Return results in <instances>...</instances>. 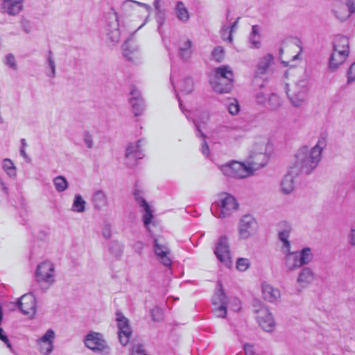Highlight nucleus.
<instances>
[{
	"label": "nucleus",
	"mask_w": 355,
	"mask_h": 355,
	"mask_svg": "<svg viewBox=\"0 0 355 355\" xmlns=\"http://www.w3.org/2000/svg\"><path fill=\"white\" fill-rule=\"evenodd\" d=\"M340 58L338 56H336L333 60H331V56L329 58V67L331 70L334 71L337 69L338 67L345 62V60L340 62Z\"/></svg>",
	"instance_id": "51"
},
{
	"label": "nucleus",
	"mask_w": 355,
	"mask_h": 355,
	"mask_svg": "<svg viewBox=\"0 0 355 355\" xmlns=\"http://www.w3.org/2000/svg\"><path fill=\"white\" fill-rule=\"evenodd\" d=\"M260 91L257 92L255 94V99L257 104H264L266 101H268L270 90L268 89L266 85L265 84L264 88H260Z\"/></svg>",
	"instance_id": "34"
},
{
	"label": "nucleus",
	"mask_w": 355,
	"mask_h": 355,
	"mask_svg": "<svg viewBox=\"0 0 355 355\" xmlns=\"http://www.w3.org/2000/svg\"><path fill=\"white\" fill-rule=\"evenodd\" d=\"M290 234V230H284L280 231L278 234V238L281 241L288 240Z\"/></svg>",
	"instance_id": "59"
},
{
	"label": "nucleus",
	"mask_w": 355,
	"mask_h": 355,
	"mask_svg": "<svg viewBox=\"0 0 355 355\" xmlns=\"http://www.w3.org/2000/svg\"><path fill=\"white\" fill-rule=\"evenodd\" d=\"M19 152H20V155L25 159V160L27 162H31V157L26 154V150H25V149L24 148H21Z\"/></svg>",
	"instance_id": "64"
},
{
	"label": "nucleus",
	"mask_w": 355,
	"mask_h": 355,
	"mask_svg": "<svg viewBox=\"0 0 355 355\" xmlns=\"http://www.w3.org/2000/svg\"><path fill=\"white\" fill-rule=\"evenodd\" d=\"M250 261L246 258H239L236 261V268L240 271H245L250 267Z\"/></svg>",
	"instance_id": "47"
},
{
	"label": "nucleus",
	"mask_w": 355,
	"mask_h": 355,
	"mask_svg": "<svg viewBox=\"0 0 355 355\" xmlns=\"http://www.w3.org/2000/svg\"><path fill=\"white\" fill-rule=\"evenodd\" d=\"M257 37L250 36L249 40L251 43V47L254 49H259L260 46V41L259 40L256 39Z\"/></svg>",
	"instance_id": "61"
},
{
	"label": "nucleus",
	"mask_w": 355,
	"mask_h": 355,
	"mask_svg": "<svg viewBox=\"0 0 355 355\" xmlns=\"http://www.w3.org/2000/svg\"><path fill=\"white\" fill-rule=\"evenodd\" d=\"M131 355H148L144 349L143 345H133L131 350Z\"/></svg>",
	"instance_id": "49"
},
{
	"label": "nucleus",
	"mask_w": 355,
	"mask_h": 355,
	"mask_svg": "<svg viewBox=\"0 0 355 355\" xmlns=\"http://www.w3.org/2000/svg\"><path fill=\"white\" fill-rule=\"evenodd\" d=\"M227 304H223V305L216 306L213 309V312L216 317L225 318L227 315Z\"/></svg>",
	"instance_id": "45"
},
{
	"label": "nucleus",
	"mask_w": 355,
	"mask_h": 355,
	"mask_svg": "<svg viewBox=\"0 0 355 355\" xmlns=\"http://www.w3.org/2000/svg\"><path fill=\"white\" fill-rule=\"evenodd\" d=\"M123 54L128 60H132L135 53L138 51V47L132 44L131 37L126 40L122 46Z\"/></svg>",
	"instance_id": "27"
},
{
	"label": "nucleus",
	"mask_w": 355,
	"mask_h": 355,
	"mask_svg": "<svg viewBox=\"0 0 355 355\" xmlns=\"http://www.w3.org/2000/svg\"><path fill=\"white\" fill-rule=\"evenodd\" d=\"M46 64H48L50 71L46 73V76L50 78H54L56 75L55 72V62L53 57V52L51 50H49L48 55L46 56Z\"/></svg>",
	"instance_id": "36"
},
{
	"label": "nucleus",
	"mask_w": 355,
	"mask_h": 355,
	"mask_svg": "<svg viewBox=\"0 0 355 355\" xmlns=\"http://www.w3.org/2000/svg\"><path fill=\"white\" fill-rule=\"evenodd\" d=\"M214 205L216 207L215 211L213 207H211V211L214 216L220 218H225L230 216L233 211L237 210L239 204L235 198L230 194H225L219 202H215Z\"/></svg>",
	"instance_id": "6"
},
{
	"label": "nucleus",
	"mask_w": 355,
	"mask_h": 355,
	"mask_svg": "<svg viewBox=\"0 0 355 355\" xmlns=\"http://www.w3.org/2000/svg\"><path fill=\"white\" fill-rule=\"evenodd\" d=\"M220 169L225 176L232 178L243 179L252 175V168L236 161L222 165Z\"/></svg>",
	"instance_id": "8"
},
{
	"label": "nucleus",
	"mask_w": 355,
	"mask_h": 355,
	"mask_svg": "<svg viewBox=\"0 0 355 355\" xmlns=\"http://www.w3.org/2000/svg\"><path fill=\"white\" fill-rule=\"evenodd\" d=\"M308 80L306 79L299 80L295 85L293 91L291 94V91H287V96L292 105L298 107L304 101L307 89Z\"/></svg>",
	"instance_id": "11"
},
{
	"label": "nucleus",
	"mask_w": 355,
	"mask_h": 355,
	"mask_svg": "<svg viewBox=\"0 0 355 355\" xmlns=\"http://www.w3.org/2000/svg\"><path fill=\"white\" fill-rule=\"evenodd\" d=\"M263 297L268 302H273L280 297V291L270 285H266L262 287Z\"/></svg>",
	"instance_id": "26"
},
{
	"label": "nucleus",
	"mask_w": 355,
	"mask_h": 355,
	"mask_svg": "<svg viewBox=\"0 0 355 355\" xmlns=\"http://www.w3.org/2000/svg\"><path fill=\"white\" fill-rule=\"evenodd\" d=\"M20 24L21 28L26 33H29L31 31V21L23 16L21 18Z\"/></svg>",
	"instance_id": "52"
},
{
	"label": "nucleus",
	"mask_w": 355,
	"mask_h": 355,
	"mask_svg": "<svg viewBox=\"0 0 355 355\" xmlns=\"http://www.w3.org/2000/svg\"><path fill=\"white\" fill-rule=\"evenodd\" d=\"M268 148H270V144L264 137H259L253 142V149L250 153L247 166L252 168V172L266 165Z\"/></svg>",
	"instance_id": "4"
},
{
	"label": "nucleus",
	"mask_w": 355,
	"mask_h": 355,
	"mask_svg": "<svg viewBox=\"0 0 355 355\" xmlns=\"http://www.w3.org/2000/svg\"><path fill=\"white\" fill-rule=\"evenodd\" d=\"M153 250L160 263L164 266H171V259L169 257L171 250L168 247L159 242L158 239H153Z\"/></svg>",
	"instance_id": "20"
},
{
	"label": "nucleus",
	"mask_w": 355,
	"mask_h": 355,
	"mask_svg": "<svg viewBox=\"0 0 355 355\" xmlns=\"http://www.w3.org/2000/svg\"><path fill=\"white\" fill-rule=\"evenodd\" d=\"M175 12L177 18L182 21L187 22L189 19V14L187 8L182 1H178L175 6Z\"/></svg>",
	"instance_id": "29"
},
{
	"label": "nucleus",
	"mask_w": 355,
	"mask_h": 355,
	"mask_svg": "<svg viewBox=\"0 0 355 355\" xmlns=\"http://www.w3.org/2000/svg\"><path fill=\"white\" fill-rule=\"evenodd\" d=\"M179 90L184 94H189L193 90V79L190 77L184 78L180 83Z\"/></svg>",
	"instance_id": "31"
},
{
	"label": "nucleus",
	"mask_w": 355,
	"mask_h": 355,
	"mask_svg": "<svg viewBox=\"0 0 355 355\" xmlns=\"http://www.w3.org/2000/svg\"><path fill=\"white\" fill-rule=\"evenodd\" d=\"M185 116L189 121H191L196 128V135L202 139L200 151L203 155L208 157L209 148L205 140V135L202 132L201 128L206 124L209 119V112H186Z\"/></svg>",
	"instance_id": "5"
},
{
	"label": "nucleus",
	"mask_w": 355,
	"mask_h": 355,
	"mask_svg": "<svg viewBox=\"0 0 355 355\" xmlns=\"http://www.w3.org/2000/svg\"><path fill=\"white\" fill-rule=\"evenodd\" d=\"M130 94L131 96L129 99L143 98L140 91L135 85H131Z\"/></svg>",
	"instance_id": "54"
},
{
	"label": "nucleus",
	"mask_w": 355,
	"mask_h": 355,
	"mask_svg": "<svg viewBox=\"0 0 355 355\" xmlns=\"http://www.w3.org/2000/svg\"><path fill=\"white\" fill-rule=\"evenodd\" d=\"M3 168L10 178H15L17 175V168L13 162L8 158L3 161Z\"/></svg>",
	"instance_id": "35"
},
{
	"label": "nucleus",
	"mask_w": 355,
	"mask_h": 355,
	"mask_svg": "<svg viewBox=\"0 0 355 355\" xmlns=\"http://www.w3.org/2000/svg\"><path fill=\"white\" fill-rule=\"evenodd\" d=\"M151 318L153 321L161 322L164 319L163 310L157 306H155L150 311Z\"/></svg>",
	"instance_id": "42"
},
{
	"label": "nucleus",
	"mask_w": 355,
	"mask_h": 355,
	"mask_svg": "<svg viewBox=\"0 0 355 355\" xmlns=\"http://www.w3.org/2000/svg\"><path fill=\"white\" fill-rule=\"evenodd\" d=\"M326 146L327 135L323 134L311 149L309 150L306 146L300 148L295 155L292 171L306 175L311 173L320 163L322 151Z\"/></svg>",
	"instance_id": "1"
},
{
	"label": "nucleus",
	"mask_w": 355,
	"mask_h": 355,
	"mask_svg": "<svg viewBox=\"0 0 355 355\" xmlns=\"http://www.w3.org/2000/svg\"><path fill=\"white\" fill-rule=\"evenodd\" d=\"M243 348L245 355H254L255 354L252 345L249 344V343H245L243 345Z\"/></svg>",
	"instance_id": "58"
},
{
	"label": "nucleus",
	"mask_w": 355,
	"mask_h": 355,
	"mask_svg": "<svg viewBox=\"0 0 355 355\" xmlns=\"http://www.w3.org/2000/svg\"><path fill=\"white\" fill-rule=\"evenodd\" d=\"M347 84L355 81V62L352 63L347 71Z\"/></svg>",
	"instance_id": "53"
},
{
	"label": "nucleus",
	"mask_w": 355,
	"mask_h": 355,
	"mask_svg": "<svg viewBox=\"0 0 355 355\" xmlns=\"http://www.w3.org/2000/svg\"><path fill=\"white\" fill-rule=\"evenodd\" d=\"M155 19L157 24V31L160 35H162V26L166 21V10H158L155 12Z\"/></svg>",
	"instance_id": "39"
},
{
	"label": "nucleus",
	"mask_w": 355,
	"mask_h": 355,
	"mask_svg": "<svg viewBox=\"0 0 355 355\" xmlns=\"http://www.w3.org/2000/svg\"><path fill=\"white\" fill-rule=\"evenodd\" d=\"M192 42L190 40H186L179 47V55L183 60H188L191 55Z\"/></svg>",
	"instance_id": "30"
},
{
	"label": "nucleus",
	"mask_w": 355,
	"mask_h": 355,
	"mask_svg": "<svg viewBox=\"0 0 355 355\" xmlns=\"http://www.w3.org/2000/svg\"><path fill=\"white\" fill-rule=\"evenodd\" d=\"M86 202L80 194H76L71 209L73 211L82 213L85 211Z\"/></svg>",
	"instance_id": "32"
},
{
	"label": "nucleus",
	"mask_w": 355,
	"mask_h": 355,
	"mask_svg": "<svg viewBox=\"0 0 355 355\" xmlns=\"http://www.w3.org/2000/svg\"><path fill=\"white\" fill-rule=\"evenodd\" d=\"M92 202L95 209L101 210L108 205L107 196L103 190H97L92 196Z\"/></svg>",
	"instance_id": "25"
},
{
	"label": "nucleus",
	"mask_w": 355,
	"mask_h": 355,
	"mask_svg": "<svg viewBox=\"0 0 355 355\" xmlns=\"http://www.w3.org/2000/svg\"><path fill=\"white\" fill-rule=\"evenodd\" d=\"M234 109V111H240V106L239 102L236 99H233L227 105V111L231 112Z\"/></svg>",
	"instance_id": "57"
},
{
	"label": "nucleus",
	"mask_w": 355,
	"mask_h": 355,
	"mask_svg": "<svg viewBox=\"0 0 355 355\" xmlns=\"http://www.w3.org/2000/svg\"><path fill=\"white\" fill-rule=\"evenodd\" d=\"M109 251L115 257H121L123 253V245L117 241H112L109 244Z\"/></svg>",
	"instance_id": "37"
},
{
	"label": "nucleus",
	"mask_w": 355,
	"mask_h": 355,
	"mask_svg": "<svg viewBox=\"0 0 355 355\" xmlns=\"http://www.w3.org/2000/svg\"><path fill=\"white\" fill-rule=\"evenodd\" d=\"M218 285L219 286V289L214 293L212 297V304L214 306L223 305V303H225V304H227V297L223 288L222 283L218 282Z\"/></svg>",
	"instance_id": "28"
},
{
	"label": "nucleus",
	"mask_w": 355,
	"mask_h": 355,
	"mask_svg": "<svg viewBox=\"0 0 355 355\" xmlns=\"http://www.w3.org/2000/svg\"><path fill=\"white\" fill-rule=\"evenodd\" d=\"M255 312L256 319L260 327L267 332L273 331L275 322L269 309L264 306H261L259 309L255 310Z\"/></svg>",
	"instance_id": "14"
},
{
	"label": "nucleus",
	"mask_w": 355,
	"mask_h": 355,
	"mask_svg": "<svg viewBox=\"0 0 355 355\" xmlns=\"http://www.w3.org/2000/svg\"><path fill=\"white\" fill-rule=\"evenodd\" d=\"M17 305L20 311L24 315H33L36 313V299L31 293L24 294L19 298Z\"/></svg>",
	"instance_id": "17"
},
{
	"label": "nucleus",
	"mask_w": 355,
	"mask_h": 355,
	"mask_svg": "<svg viewBox=\"0 0 355 355\" xmlns=\"http://www.w3.org/2000/svg\"><path fill=\"white\" fill-rule=\"evenodd\" d=\"M116 320L118 327V337L120 343L125 346L129 341L132 336V330L129 324V320L123 313L120 312L116 313Z\"/></svg>",
	"instance_id": "13"
},
{
	"label": "nucleus",
	"mask_w": 355,
	"mask_h": 355,
	"mask_svg": "<svg viewBox=\"0 0 355 355\" xmlns=\"http://www.w3.org/2000/svg\"><path fill=\"white\" fill-rule=\"evenodd\" d=\"M250 36L257 37L258 38L259 37V26L257 25L252 26V32Z\"/></svg>",
	"instance_id": "63"
},
{
	"label": "nucleus",
	"mask_w": 355,
	"mask_h": 355,
	"mask_svg": "<svg viewBox=\"0 0 355 355\" xmlns=\"http://www.w3.org/2000/svg\"><path fill=\"white\" fill-rule=\"evenodd\" d=\"M0 340L2 342H3L8 348L11 349L12 347H11V344L9 341V339H8L6 334L3 331V329L1 327H0Z\"/></svg>",
	"instance_id": "55"
},
{
	"label": "nucleus",
	"mask_w": 355,
	"mask_h": 355,
	"mask_svg": "<svg viewBox=\"0 0 355 355\" xmlns=\"http://www.w3.org/2000/svg\"><path fill=\"white\" fill-rule=\"evenodd\" d=\"M315 279V274L313 270L309 267H304L299 272L297 278V283L302 288H306L313 282Z\"/></svg>",
	"instance_id": "23"
},
{
	"label": "nucleus",
	"mask_w": 355,
	"mask_h": 355,
	"mask_svg": "<svg viewBox=\"0 0 355 355\" xmlns=\"http://www.w3.org/2000/svg\"><path fill=\"white\" fill-rule=\"evenodd\" d=\"M273 59L272 55L268 53L259 60L254 71V78L252 81L254 86L264 88L265 83L268 80L266 76Z\"/></svg>",
	"instance_id": "7"
},
{
	"label": "nucleus",
	"mask_w": 355,
	"mask_h": 355,
	"mask_svg": "<svg viewBox=\"0 0 355 355\" xmlns=\"http://www.w3.org/2000/svg\"><path fill=\"white\" fill-rule=\"evenodd\" d=\"M105 21V31L108 39L113 43L119 42L121 35L119 17L113 8L106 14Z\"/></svg>",
	"instance_id": "9"
},
{
	"label": "nucleus",
	"mask_w": 355,
	"mask_h": 355,
	"mask_svg": "<svg viewBox=\"0 0 355 355\" xmlns=\"http://www.w3.org/2000/svg\"><path fill=\"white\" fill-rule=\"evenodd\" d=\"M213 58L218 62H220L224 56V49L222 46H218L211 52Z\"/></svg>",
	"instance_id": "44"
},
{
	"label": "nucleus",
	"mask_w": 355,
	"mask_h": 355,
	"mask_svg": "<svg viewBox=\"0 0 355 355\" xmlns=\"http://www.w3.org/2000/svg\"><path fill=\"white\" fill-rule=\"evenodd\" d=\"M282 242L286 248L284 253L285 266L288 271H293L312 261L313 254L310 248H304L300 251L291 252L290 241L287 240Z\"/></svg>",
	"instance_id": "2"
},
{
	"label": "nucleus",
	"mask_w": 355,
	"mask_h": 355,
	"mask_svg": "<svg viewBox=\"0 0 355 355\" xmlns=\"http://www.w3.org/2000/svg\"><path fill=\"white\" fill-rule=\"evenodd\" d=\"M129 103L134 111H141L146 108V103L144 98L129 99Z\"/></svg>",
	"instance_id": "40"
},
{
	"label": "nucleus",
	"mask_w": 355,
	"mask_h": 355,
	"mask_svg": "<svg viewBox=\"0 0 355 355\" xmlns=\"http://www.w3.org/2000/svg\"><path fill=\"white\" fill-rule=\"evenodd\" d=\"M133 195L137 203L144 209V214L143 215L142 220L145 227H147L151 223L153 218V214L150 207L145 200L142 191L135 189Z\"/></svg>",
	"instance_id": "18"
},
{
	"label": "nucleus",
	"mask_w": 355,
	"mask_h": 355,
	"mask_svg": "<svg viewBox=\"0 0 355 355\" xmlns=\"http://www.w3.org/2000/svg\"><path fill=\"white\" fill-rule=\"evenodd\" d=\"M55 338V332L52 329H48L46 333L37 340V344L40 343H53Z\"/></svg>",
	"instance_id": "41"
},
{
	"label": "nucleus",
	"mask_w": 355,
	"mask_h": 355,
	"mask_svg": "<svg viewBox=\"0 0 355 355\" xmlns=\"http://www.w3.org/2000/svg\"><path fill=\"white\" fill-rule=\"evenodd\" d=\"M293 167L291 166L287 173L284 175L282 183V189L283 193L286 194L290 193L295 187V181L294 178L299 175H300V173H293Z\"/></svg>",
	"instance_id": "24"
},
{
	"label": "nucleus",
	"mask_w": 355,
	"mask_h": 355,
	"mask_svg": "<svg viewBox=\"0 0 355 355\" xmlns=\"http://www.w3.org/2000/svg\"><path fill=\"white\" fill-rule=\"evenodd\" d=\"M214 254L217 259L226 266L232 264V258L228 239L226 236H222L218 239Z\"/></svg>",
	"instance_id": "12"
},
{
	"label": "nucleus",
	"mask_w": 355,
	"mask_h": 355,
	"mask_svg": "<svg viewBox=\"0 0 355 355\" xmlns=\"http://www.w3.org/2000/svg\"><path fill=\"white\" fill-rule=\"evenodd\" d=\"M346 6L349 8V13L355 12V0H346Z\"/></svg>",
	"instance_id": "62"
},
{
	"label": "nucleus",
	"mask_w": 355,
	"mask_h": 355,
	"mask_svg": "<svg viewBox=\"0 0 355 355\" xmlns=\"http://www.w3.org/2000/svg\"><path fill=\"white\" fill-rule=\"evenodd\" d=\"M85 345L89 349L102 354H110V348L106 341L102 338L99 333L91 332L88 334L85 339Z\"/></svg>",
	"instance_id": "10"
},
{
	"label": "nucleus",
	"mask_w": 355,
	"mask_h": 355,
	"mask_svg": "<svg viewBox=\"0 0 355 355\" xmlns=\"http://www.w3.org/2000/svg\"><path fill=\"white\" fill-rule=\"evenodd\" d=\"M132 3H137V4L139 5V6H144V7L146 8L148 10H149L150 8V6L147 5V4H146V3H140V2H138V1H130V0L124 2L123 6V7L125 8V7H128V6H130L131 4H132Z\"/></svg>",
	"instance_id": "60"
},
{
	"label": "nucleus",
	"mask_w": 355,
	"mask_h": 355,
	"mask_svg": "<svg viewBox=\"0 0 355 355\" xmlns=\"http://www.w3.org/2000/svg\"><path fill=\"white\" fill-rule=\"evenodd\" d=\"M334 16L341 21H343L348 19L352 13H349V9L347 10L344 6L336 9H333Z\"/></svg>",
	"instance_id": "38"
},
{
	"label": "nucleus",
	"mask_w": 355,
	"mask_h": 355,
	"mask_svg": "<svg viewBox=\"0 0 355 355\" xmlns=\"http://www.w3.org/2000/svg\"><path fill=\"white\" fill-rule=\"evenodd\" d=\"M54 267L52 263L49 261L42 262L38 265L36 270V277L38 282H45L51 284L54 282L53 279Z\"/></svg>",
	"instance_id": "19"
},
{
	"label": "nucleus",
	"mask_w": 355,
	"mask_h": 355,
	"mask_svg": "<svg viewBox=\"0 0 355 355\" xmlns=\"http://www.w3.org/2000/svg\"><path fill=\"white\" fill-rule=\"evenodd\" d=\"M234 76L229 65H222L213 70L209 82L214 92L219 94L229 93L233 87Z\"/></svg>",
	"instance_id": "3"
},
{
	"label": "nucleus",
	"mask_w": 355,
	"mask_h": 355,
	"mask_svg": "<svg viewBox=\"0 0 355 355\" xmlns=\"http://www.w3.org/2000/svg\"><path fill=\"white\" fill-rule=\"evenodd\" d=\"M257 226V221L252 216L247 214L240 220L239 234L242 239H248L252 235V231Z\"/></svg>",
	"instance_id": "21"
},
{
	"label": "nucleus",
	"mask_w": 355,
	"mask_h": 355,
	"mask_svg": "<svg viewBox=\"0 0 355 355\" xmlns=\"http://www.w3.org/2000/svg\"><path fill=\"white\" fill-rule=\"evenodd\" d=\"M268 102L272 106V109H276L280 104V98L277 95L271 93L268 97Z\"/></svg>",
	"instance_id": "50"
},
{
	"label": "nucleus",
	"mask_w": 355,
	"mask_h": 355,
	"mask_svg": "<svg viewBox=\"0 0 355 355\" xmlns=\"http://www.w3.org/2000/svg\"><path fill=\"white\" fill-rule=\"evenodd\" d=\"M39 345L40 352L42 355H49L52 353L54 345L53 343H40L37 344Z\"/></svg>",
	"instance_id": "43"
},
{
	"label": "nucleus",
	"mask_w": 355,
	"mask_h": 355,
	"mask_svg": "<svg viewBox=\"0 0 355 355\" xmlns=\"http://www.w3.org/2000/svg\"><path fill=\"white\" fill-rule=\"evenodd\" d=\"M144 139L137 140L136 144L129 143L126 147L125 158L127 159L126 164L132 167L136 164L137 159H141L144 157V153L141 149V144Z\"/></svg>",
	"instance_id": "16"
},
{
	"label": "nucleus",
	"mask_w": 355,
	"mask_h": 355,
	"mask_svg": "<svg viewBox=\"0 0 355 355\" xmlns=\"http://www.w3.org/2000/svg\"><path fill=\"white\" fill-rule=\"evenodd\" d=\"M4 64L13 70L17 69L15 57L12 53H8L4 60Z\"/></svg>",
	"instance_id": "46"
},
{
	"label": "nucleus",
	"mask_w": 355,
	"mask_h": 355,
	"mask_svg": "<svg viewBox=\"0 0 355 355\" xmlns=\"http://www.w3.org/2000/svg\"><path fill=\"white\" fill-rule=\"evenodd\" d=\"M23 0H3L1 8L3 13L17 15L23 10Z\"/></svg>",
	"instance_id": "22"
},
{
	"label": "nucleus",
	"mask_w": 355,
	"mask_h": 355,
	"mask_svg": "<svg viewBox=\"0 0 355 355\" xmlns=\"http://www.w3.org/2000/svg\"><path fill=\"white\" fill-rule=\"evenodd\" d=\"M349 44L348 37L343 35H338L334 42L331 60H334L336 56L340 58V62L345 60L349 52Z\"/></svg>",
	"instance_id": "15"
},
{
	"label": "nucleus",
	"mask_w": 355,
	"mask_h": 355,
	"mask_svg": "<svg viewBox=\"0 0 355 355\" xmlns=\"http://www.w3.org/2000/svg\"><path fill=\"white\" fill-rule=\"evenodd\" d=\"M53 182L56 191L58 192L64 191L69 187V183L67 179L62 175L55 177Z\"/></svg>",
	"instance_id": "33"
},
{
	"label": "nucleus",
	"mask_w": 355,
	"mask_h": 355,
	"mask_svg": "<svg viewBox=\"0 0 355 355\" xmlns=\"http://www.w3.org/2000/svg\"><path fill=\"white\" fill-rule=\"evenodd\" d=\"M347 241L351 246H355V228H352L347 235Z\"/></svg>",
	"instance_id": "56"
},
{
	"label": "nucleus",
	"mask_w": 355,
	"mask_h": 355,
	"mask_svg": "<svg viewBox=\"0 0 355 355\" xmlns=\"http://www.w3.org/2000/svg\"><path fill=\"white\" fill-rule=\"evenodd\" d=\"M83 141H84V143L86 145V146L89 149L92 148L94 146V143H93V137H92V134L88 131H85L83 132Z\"/></svg>",
	"instance_id": "48"
}]
</instances>
